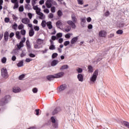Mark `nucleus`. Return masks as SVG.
Here are the masks:
<instances>
[{
    "label": "nucleus",
    "mask_w": 129,
    "mask_h": 129,
    "mask_svg": "<svg viewBox=\"0 0 129 129\" xmlns=\"http://www.w3.org/2000/svg\"><path fill=\"white\" fill-rule=\"evenodd\" d=\"M64 75V72H59L58 73L55 74L54 75H48L46 77V79L48 81H51V80H53V79L55 78H61V77H62Z\"/></svg>",
    "instance_id": "f257e3e1"
},
{
    "label": "nucleus",
    "mask_w": 129,
    "mask_h": 129,
    "mask_svg": "<svg viewBox=\"0 0 129 129\" xmlns=\"http://www.w3.org/2000/svg\"><path fill=\"white\" fill-rule=\"evenodd\" d=\"M71 17L72 21H68L67 24H68L69 26H71L72 29H76V25H75V23H77V18H76L74 15H72Z\"/></svg>",
    "instance_id": "f03ea898"
},
{
    "label": "nucleus",
    "mask_w": 129,
    "mask_h": 129,
    "mask_svg": "<svg viewBox=\"0 0 129 129\" xmlns=\"http://www.w3.org/2000/svg\"><path fill=\"white\" fill-rule=\"evenodd\" d=\"M11 100V96L6 95L0 100V106H5L6 104L9 103V101Z\"/></svg>",
    "instance_id": "7ed1b4c3"
},
{
    "label": "nucleus",
    "mask_w": 129,
    "mask_h": 129,
    "mask_svg": "<svg viewBox=\"0 0 129 129\" xmlns=\"http://www.w3.org/2000/svg\"><path fill=\"white\" fill-rule=\"evenodd\" d=\"M97 76H98V70H96L90 79L91 81L92 82H95V81H96V79H97Z\"/></svg>",
    "instance_id": "20e7f679"
},
{
    "label": "nucleus",
    "mask_w": 129,
    "mask_h": 129,
    "mask_svg": "<svg viewBox=\"0 0 129 129\" xmlns=\"http://www.w3.org/2000/svg\"><path fill=\"white\" fill-rule=\"evenodd\" d=\"M1 75L3 78H8L9 77V75H8V70L7 69L3 68L1 70Z\"/></svg>",
    "instance_id": "39448f33"
},
{
    "label": "nucleus",
    "mask_w": 129,
    "mask_h": 129,
    "mask_svg": "<svg viewBox=\"0 0 129 129\" xmlns=\"http://www.w3.org/2000/svg\"><path fill=\"white\" fill-rule=\"evenodd\" d=\"M67 89V85L64 84L60 85L57 88V90L59 92H61V91H64V90Z\"/></svg>",
    "instance_id": "423d86ee"
},
{
    "label": "nucleus",
    "mask_w": 129,
    "mask_h": 129,
    "mask_svg": "<svg viewBox=\"0 0 129 129\" xmlns=\"http://www.w3.org/2000/svg\"><path fill=\"white\" fill-rule=\"evenodd\" d=\"M61 111V108L60 107H56L52 112V115H55V114H57L58 112Z\"/></svg>",
    "instance_id": "0eeeda50"
},
{
    "label": "nucleus",
    "mask_w": 129,
    "mask_h": 129,
    "mask_svg": "<svg viewBox=\"0 0 129 129\" xmlns=\"http://www.w3.org/2000/svg\"><path fill=\"white\" fill-rule=\"evenodd\" d=\"M45 6L47 9H50L52 7V0H47L45 3Z\"/></svg>",
    "instance_id": "6e6552de"
},
{
    "label": "nucleus",
    "mask_w": 129,
    "mask_h": 129,
    "mask_svg": "<svg viewBox=\"0 0 129 129\" xmlns=\"http://www.w3.org/2000/svg\"><path fill=\"white\" fill-rule=\"evenodd\" d=\"M106 32L103 30H101L99 32V36L101 38H104L106 36Z\"/></svg>",
    "instance_id": "1a4fd4ad"
},
{
    "label": "nucleus",
    "mask_w": 129,
    "mask_h": 129,
    "mask_svg": "<svg viewBox=\"0 0 129 129\" xmlns=\"http://www.w3.org/2000/svg\"><path fill=\"white\" fill-rule=\"evenodd\" d=\"M22 23L25 24V25H27L30 23V19L29 18H23L22 19Z\"/></svg>",
    "instance_id": "9d476101"
},
{
    "label": "nucleus",
    "mask_w": 129,
    "mask_h": 129,
    "mask_svg": "<svg viewBox=\"0 0 129 129\" xmlns=\"http://www.w3.org/2000/svg\"><path fill=\"white\" fill-rule=\"evenodd\" d=\"M4 40L5 42H8L9 40V32L8 31L4 33Z\"/></svg>",
    "instance_id": "9b49d317"
},
{
    "label": "nucleus",
    "mask_w": 129,
    "mask_h": 129,
    "mask_svg": "<svg viewBox=\"0 0 129 129\" xmlns=\"http://www.w3.org/2000/svg\"><path fill=\"white\" fill-rule=\"evenodd\" d=\"M77 78L79 80V81H80V82H83V75L81 74H78L77 76Z\"/></svg>",
    "instance_id": "f8f14e48"
},
{
    "label": "nucleus",
    "mask_w": 129,
    "mask_h": 129,
    "mask_svg": "<svg viewBox=\"0 0 129 129\" xmlns=\"http://www.w3.org/2000/svg\"><path fill=\"white\" fill-rule=\"evenodd\" d=\"M77 41H78V36L75 37L71 39V43L75 44Z\"/></svg>",
    "instance_id": "ddd939ff"
},
{
    "label": "nucleus",
    "mask_w": 129,
    "mask_h": 129,
    "mask_svg": "<svg viewBox=\"0 0 129 129\" xmlns=\"http://www.w3.org/2000/svg\"><path fill=\"white\" fill-rule=\"evenodd\" d=\"M35 35V31H34V29L31 28L29 32V37H33Z\"/></svg>",
    "instance_id": "4468645a"
},
{
    "label": "nucleus",
    "mask_w": 129,
    "mask_h": 129,
    "mask_svg": "<svg viewBox=\"0 0 129 129\" xmlns=\"http://www.w3.org/2000/svg\"><path fill=\"white\" fill-rule=\"evenodd\" d=\"M47 27L48 28L49 30H51L52 28H53V26L52 25V22L51 21L47 22L46 23Z\"/></svg>",
    "instance_id": "2eb2a0df"
},
{
    "label": "nucleus",
    "mask_w": 129,
    "mask_h": 129,
    "mask_svg": "<svg viewBox=\"0 0 129 129\" xmlns=\"http://www.w3.org/2000/svg\"><path fill=\"white\" fill-rule=\"evenodd\" d=\"M36 14L37 15H38L39 16H40L39 17V19H42L43 18V17H44V14H43V13L41 12V11L38 12V11H36Z\"/></svg>",
    "instance_id": "dca6fc26"
},
{
    "label": "nucleus",
    "mask_w": 129,
    "mask_h": 129,
    "mask_svg": "<svg viewBox=\"0 0 129 129\" xmlns=\"http://www.w3.org/2000/svg\"><path fill=\"white\" fill-rule=\"evenodd\" d=\"M26 46L27 47V50L31 49V44L30 43V41H29V39H27L26 40Z\"/></svg>",
    "instance_id": "f3484780"
},
{
    "label": "nucleus",
    "mask_w": 129,
    "mask_h": 129,
    "mask_svg": "<svg viewBox=\"0 0 129 129\" xmlns=\"http://www.w3.org/2000/svg\"><path fill=\"white\" fill-rule=\"evenodd\" d=\"M43 40L42 39L38 38L36 40V44L38 45H41V44H43Z\"/></svg>",
    "instance_id": "a211bd4d"
},
{
    "label": "nucleus",
    "mask_w": 129,
    "mask_h": 129,
    "mask_svg": "<svg viewBox=\"0 0 129 129\" xmlns=\"http://www.w3.org/2000/svg\"><path fill=\"white\" fill-rule=\"evenodd\" d=\"M18 67H23L24 66V61L21 60L17 63Z\"/></svg>",
    "instance_id": "6ab92c4d"
},
{
    "label": "nucleus",
    "mask_w": 129,
    "mask_h": 129,
    "mask_svg": "<svg viewBox=\"0 0 129 129\" xmlns=\"http://www.w3.org/2000/svg\"><path fill=\"white\" fill-rule=\"evenodd\" d=\"M58 64V60H53L51 62V66H56Z\"/></svg>",
    "instance_id": "aec40b11"
},
{
    "label": "nucleus",
    "mask_w": 129,
    "mask_h": 129,
    "mask_svg": "<svg viewBox=\"0 0 129 129\" xmlns=\"http://www.w3.org/2000/svg\"><path fill=\"white\" fill-rule=\"evenodd\" d=\"M68 68H69L68 65H63L60 68V70H65V69H68Z\"/></svg>",
    "instance_id": "412c9836"
},
{
    "label": "nucleus",
    "mask_w": 129,
    "mask_h": 129,
    "mask_svg": "<svg viewBox=\"0 0 129 129\" xmlns=\"http://www.w3.org/2000/svg\"><path fill=\"white\" fill-rule=\"evenodd\" d=\"M82 23H86V17L81 18V25L82 26H83V24Z\"/></svg>",
    "instance_id": "4be33fe9"
},
{
    "label": "nucleus",
    "mask_w": 129,
    "mask_h": 129,
    "mask_svg": "<svg viewBox=\"0 0 129 129\" xmlns=\"http://www.w3.org/2000/svg\"><path fill=\"white\" fill-rule=\"evenodd\" d=\"M33 9L34 10V11H36V12H37H37H41V9L39 8L38 6H33Z\"/></svg>",
    "instance_id": "5701e85b"
},
{
    "label": "nucleus",
    "mask_w": 129,
    "mask_h": 129,
    "mask_svg": "<svg viewBox=\"0 0 129 129\" xmlns=\"http://www.w3.org/2000/svg\"><path fill=\"white\" fill-rule=\"evenodd\" d=\"M88 70L90 73H92V72H93V67L91 66H89L88 67Z\"/></svg>",
    "instance_id": "b1692460"
},
{
    "label": "nucleus",
    "mask_w": 129,
    "mask_h": 129,
    "mask_svg": "<svg viewBox=\"0 0 129 129\" xmlns=\"http://www.w3.org/2000/svg\"><path fill=\"white\" fill-rule=\"evenodd\" d=\"M53 123V124H52V126H53V128H59L58 122H55V123Z\"/></svg>",
    "instance_id": "393cba45"
},
{
    "label": "nucleus",
    "mask_w": 129,
    "mask_h": 129,
    "mask_svg": "<svg viewBox=\"0 0 129 129\" xmlns=\"http://www.w3.org/2000/svg\"><path fill=\"white\" fill-rule=\"evenodd\" d=\"M21 90V89L20 88H13V92H14V93H18V92H20Z\"/></svg>",
    "instance_id": "a878e982"
},
{
    "label": "nucleus",
    "mask_w": 129,
    "mask_h": 129,
    "mask_svg": "<svg viewBox=\"0 0 129 129\" xmlns=\"http://www.w3.org/2000/svg\"><path fill=\"white\" fill-rule=\"evenodd\" d=\"M67 28L64 29L66 32H70L71 31V26H67Z\"/></svg>",
    "instance_id": "bb28decb"
},
{
    "label": "nucleus",
    "mask_w": 129,
    "mask_h": 129,
    "mask_svg": "<svg viewBox=\"0 0 129 129\" xmlns=\"http://www.w3.org/2000/svg\"><path fill=\"white\" fill-rule=\"evenodd\" d=\"M116 33L117 35H122V34H123V31H122V30L119 29L116 32Z\"/></svg>",
    "instance_id": "cd10ccee"
},
{
    "label": "nucleus",
    "mask_w": 129,
    "mask_h": 129,
    "mask_svg": "<svg viewBox=\"0 0 129 129\" xmlns=\"http://www.w3.org/2000/svg\"><path fill=\"white\" fill-rule=\"evenodd\" d=\"M25 8L26 9V10H28V11L31 10V5L29 4H26L25 5Z\"/></svg>",
    "instance_id": "c85d7f7f"
},
{
    "label": "nucleus",
    "mask_w": 129,
    "mask_h": 129,
    "mask_svg": "<svg viewBox=\"0 0 129 129\" xmlns=\"http://www.w3.org/2000/svg\"><path fill=\"white\" fill-rule=\"evenodd\" d=\"M56 26L57 28H59V27H60V26H62V22H61V21L58 20V21H57L56 22Z\"/></svg>",
    "instance_id": "c756f323"
},
{
    "label": "nucleus",
    "mask_w": 129,
    "mask_h": 129,
    "mask_svg": "<svg viewBox=\"0 0 129 129\" xmlns=\"http://www.w3.org/2000/svg\"><path fill=\"white\" fill-rule=\"evenodd\" d=\"M57 16L59 18L62 17V16H63V12H62V11L61 10H58L57 11Z\"/></svg>",
    "instance_id": "7c9ffc66"
},
{
    "label": "nucleus",
    "mask_w": 129,
    "mask_h": 129,
    "mask_svg": "<svg viewBox=\"0 0 129 129\" xmlns=\"http://www.w3.org/2000/svg\"><path fill=\"white\" fill-rule=\"evenodd\" d=\"M62 36L63 34H62V33H58L56 35L57 39H59V38H62Z\"/></svg>",
    "instance_id": "2f4dec72"
},
{
    "label": "nucleus",
    "mask_w": 129,
    "mask_h": 129,
    "mask_svg": "<svg viewBox=\"0 0 129 129\" xmlns=\"http://www.w3.org/2000/svg\"><path fill=\"white\" fill-rule=\"evenodd\" d=\"M125 26V23L123 22H121L119 24V28H123Z\"/></svg>",
    "instance_id": "473e14b6"
},
{
    "label": "nucleus",
    "mask_w": 129,
    "mask_h": 129,
    "mask_svg": "<svg viewBox=\"0 0 129 129\" xmlns=\"http://www.w3.org/2000/svg\"><path fill=\"white\" fill-rule=\"evenodd\" d=\"M123 123L124 124L125 126L127 127V128H129V122H127L126 121H123Z\"/></svg>",
    "instance_id": "72a5a7b5"
},
{
    "label": "nucleus",
    "mask_w": 129,
    "mask_h": 129,
    "mask_svg": "<svg viewBox=\"0 0 129 129\" xmlns=\"http://www.w3.org/2000/svg\"><path fill=\"white\" fill-rule=\"evenodd\" d=\"M16 36L17 39H18L19 40L21 39V36L20 35V32L19 31L16 32Z\"/></svg>",
    "instance_id": "f704fd0d"
},
{
    "label": "nucleus",
    "mask_w": 129,
    "mask_h": 129,
    "mask_svg": "<svg viewBox=\"0 0 129 129\" xmlns=\"http://www.w3.org/2000/svg\"><path fill=\"white\" fill-rule=\"evenodd\" d=\"M19 8V2L14 4V6L13 7V10H16Z\"/></svg>",
    "instance_id": "c9c22d12"
},
{
    "label": "nucleus",
    "mask_w": 129,
    "mask_h": 129,
    "mask_svg": "<svg viewBox=\"0 0 129 129\" xmlns=\"http://www.w3.org/2000/svg\"><path fill=\"white\" fill-rule=\"evenodd\" d=\"M34 47L35 49H41V48H43V46H40L38 44H34Z\"/></svg>",
    "instance_id": "e433bc0d"
},
{
    "label": "nucleus",
    "mask_w": 129,
    "mask_h": 129,
    "mask_svg": "<svg viewBox=\"0 0 129 129\" xmlns=\"http://www.w3.org/2000/svg\"><path fill=\"white\" fill-rule=\"evenodd\" d=\"M46 21L43 20L41 22V26L42 28H45L46 27Z\"/></svg>",
    "instance_id": "4c0bfd02"
},
{
    "label": "nucleus",
    "mask_w": 129,
    "mask_h": 129,
    "mask_svg": "<svg viewBox=\"0 0 129 129\" xmlns=\"http://www.w3.org/2000/svg\"><path fill=\"white\" fill-rule=\"evenodd\" d=\"M19 45H18V48H19V49H21V48H22V47H23L24 46V42L20 41Z\"/></svg>",
    "instance_id": "58836bf2"
},
{
    "label": "nucleus",
    "mask_w": 129,
    "mask_h": 129,
    "mask_svg": "<svg viewBox=\"0 0 129 129\" xmlns=\"http://www.w3.org/2000/svg\"><path fill=\"white\" fill-rule=\"evenodd\" d=\"M4 4V0H0V11L3 10V4Z\"/></svg>",
    "instance_id": "ea45409f"
},
{
    "label": "nucleus",
    "mask_w": 129,
    "mask_h": 129,
    "mask_svg": "<svg viewBox=\"0 0 129 129\" xmlns=\"http://www.w3.org/2000/svg\"><path fill=\"white\" fill-rule=\"evenodd\" d=\"M50 119L52 123H55L56 122V119H55V117H54V116L51 117Z\"/></svg>",
    "instance_id": "a19ab883"
},
{
    "label": "nucleus",
    "mask_w": 129,
    "mask_h": 129,
    "mask_svg": "<svg viewBox=\"0 0 129 129\" xmlns=\"http://www.w3.org/2000/svg\"><path fill=\"white\" fill-rule=\"evenodd\" d=\"M64 37L66 39H70V37H71V33H68L66 34Z\"/></svg>",
    "instance_id": "79ce46f5"
},
{
    "label": "nucleus",
    "mask_w": 129,
    "mask_h": 129,
    "mask_svg": "<svg viewBox=\"0 0 129 129\" xmlns=\"http://www.w3.org/2000/svg\"><path fill=\"white\" fill-rule=\"evenodd\" d=\"M58 56V53L55 52L53 53L52 55V59H55V58H56V57H57Z\"/></svg>",
    "instance_id": "37998d69"
},
{
    "label": "nucleus",
    "mask_w": 129,
    "mask_h": 129,
    "mask_svg": "<svg viewBox=\"0 0 129 129\" xmlns=\"http://www.w3.org/2000/svg\"><path fill=\"white\" fill-rule=\"evenodd\" d=\"M19 11L20 12H24V6H21L19 8Z\"/></svg>",
    "instance_id": "c03bdc74"
},
{
    "label": "nucleus",
    "mask_w": 129,
    "mask_h": 129,
    "mask_svg": "<svg viewBox=\"0 0 129 129\" xmlns=\"http://www.w3.org/2000/svg\"><path fill=\"white\" fill-rule=\"evenodd\" d=\"M56 49V47H55V45H50L49 46V50H55Z\"/></svg>",
    "instance_id": "a18cd8bd"
},
{
    "label": "nucleus",
    "mask_w": 129,
    "mask_h": 129,
    "mask_svg": "<svg viewBox=\"0 0 129 129\" xmlns=\"http://www.w3.org/2000/svg\"><path fill=\"white\" fill-rule=\"evenodd\" d=\"M77 71L78 73H82L83 72V70L80 68H79L77 70Z\"/></svg>",
    "instance_id": "49530a36"
},
{
    "label": "nucleus",
    "mask_w": 129,
    "mask_h": 129,
    "mask_svg": "<svg viewBox=\"0 0 129 129\" xmlns=\"http://www.w3.org/2000/svg\"><path fill=\"white\" fill-rule=\"evenodd\" d=\"M50 11L51 13H55V12H56V8H55V7H51Z\"/></svg>",
    "instance_id": "de8ad7c7"
},
{
    "label": "nucleus",
    "mask_w": 129,
    "mask_h": 129,
    "mask_svg": "<svg viewBox=\"0 0 129 129\" xmlns=\"http://www.w3.org/2000/svg\"><path fill=\"white\" fill-rule=\"evenodd\" d=\"M17 28H18V24H17V23H15L12 26V29H14V30H17Z\"/></svg>",
    "instance_id": "09e8293b"
},
{
    "label": "nucleus",
    "mask_w": 129,
    "mask_h": 129,
    "mask_svg": "<svg viewBox=\"0 0 129 129\" xmlns=\"http://www.w3.org/2000/svg\"><path fill=\"white\" fill-rule=\"evenodd\" d=\"M23 78H25V75L22 74L19 77V80H23Z\"/></svg>",
    "instance_id": "8fccbe9b"
},
{
    "label": "nucleus",
    "mask_w": 129,
    "mask_h": 129,
    "mask_svg": "<svg viewBox=\"0 0 129 129\" xmlns=\"http://www.w3.org/2000/svg\"><path fill=\"white\" fill-rule=\"evenodd\" d=\"M21 34L23 36H25V35H26V31L25 30V29H22L21 30Z\"/></svg>",
    "instance_id": "3c124183"
},
{
    "label": "nucleus",
    "mask_w": 129,
    "mask_h": 129,
    "mask_svg": "<svg viewBox=\"0 0 129 129\" xmlns=\"http://www.w3.org/2000/svg\"><path fill=\"white\" fill-rule=\"evenodd\" d=\"M18 29L19 30H23V29H24V25L20 24V25H19Z\"/></svg>",
    "instance_id": "603ef678"
},
{
    "label": "nucleus",
    "mask_w": 129,
    "mask_h": 129,
    "mask_svg": "<svg viewBox=\"0 0 129 129\" xmlns=\"http://www.w3.org/2000/svg\"><path fill=\"white\" fill-rule=\"evenodd\" d=\"M52 41H55V40H58V38H57V36H52L51 38Z\"/></svg>",
    "instance_id": "864d4df0"
},
{
    "label": "nucleus",
    "mask_w": 129,
    "mask_h": 129,
    "mask_svg": "<svg viewBox=\"0 0 129 129\" xmlns=\"http://www.w3.org/2000/svg\"><path fill=\"white\" fill-rule=\"evenodd\" d=\"M29 56L31 58H35V57H36V55L32 53H29Z\"/></svg>",
    "instance_id": "5fc2aeb1"
},
{
    "label": "nucleus",
    "mask_w": 129,
    "mask_h": 129,
    "mask_svg": "<svg viewBox=\"0 0 129 129\" xmlns=\"http://www.w3.org/2000/svg\"><path fill=\"white\" fill-rule=\"evenodd\" d=\"M32 92L33 93H37V92H38V89L37 88H34L32 89Z\"/></svg>",
    "instance_id": "6e6d98bb"
},
{
    "label": "nucleus",
    "mask_w": 129,
    "mask_h": 129,
    "mask_svg": "<svg viewBox=\"0 0 129 129\" xmlns=\"http://www.w3.org/2000/svg\"><path fill=\"white\" fill-rule=\"evenodd\" d=\"M69 44H70V41H66L63 43V45H64V46H68V45H69Z\"/></svg>",
    "instance_id": "4d7b16f0"
},
{
    "label": "nucleus",
    "mask_w": 129,
    "mask_h": 129,
    "mask_svg": "<svg viewBox=\"0 0 129 129\" xmlns=\"http://www.w3.org/2000/svg\"><path fill=\"white\" fill-rule=\"evenodd\" d=\"M2 63H6L7 62V58H6L5 57H4L2 59Z\"/></svg>",
    "instance_id": "13d9d810"
},
{
    "label": "nucleus",
    "mask_w": 129,
    "mask_h": 129,
    "mask_svg": "<svg viewBox=\"0 0 129 129\" xmlns=\"http://www.w3.org/2000/svg\"><path fill=\"white\" fill-rule=\"evenodd\" d=\"M110 15V13H109V11H107L106 13H104V16L106 17H108Z\"/></svg>",
    "instance_id": "bf43d9fd"
},
{
    "label": "nucleus",
    "mask_w": 129,
    "mask_h": 129,
    "mask_svg": "<svg viewBox=\"0 0 129 129\" xmlns=\"http://www.w3.org/2000/svg\"><path fill=\"white\" fill-rule=\"evenodd\" d=\"M48 18L49 19H53L54 18V15H53L52 13H50L48 16Z\"/></svg>",
    "instance_id": "052dcab7"
},
{
    "label": "nucleus",
    "mask_w": 129,
    "mask_h": 129,
    "mask_svg": "<svg viewBox=\"0 0 129 129\" xmlns=\"http://www.w3.org/2000/svg\"><path fill=\"white\" fill-rule=\"evenodd\" d=\"M35 112H36V115H39L40 113V109H36Z\"/></svg>",
    "instance_id": "680f3d73"
},
{
    "label": "nucleus",
    "mask_w": 129,
    "mask_h": 129,
    "mask_svg": "<svg viewBox=\"0 0 129 129\" xmlns=\"http://www.w3.org/2000/svg\"><path fill=\"white\" fill-rule=\"evenodd\" d=\"M37 1H38V0H32L31 1V4H32V6H35V5L36 4V2H37Z\"/></svg>",
    "instance_id": "e2e57ef3"
},
{
    "label": "nucleus",
    "mask_w": 129,
    "mask_h": 129,
    "mask_svg": "<svg viewBox=\"0 0 129 129\" xmlns=\"http://www.w3.org/2000/svg\"><path fill=\"white\" fill-rule=\"evenodd\" d=\"M5 23H9L10 22V18L6 17L5 18Z\"/></svg>",
    "instance_id": "0e129e2a"
},
{
    "label": "nucleus",
    "mask_w": 129,
    "mask_h": 129,
    "mask_svg": "<svg viewBox=\"0 0 129 129\" xmlns=\"http://www.w3.org/2000/svg\"><path fill=\"white\" fill-rule=\"evenodd\" d=\"M14 36H15V33H14V32H11L10 34L9 37L10 38H13V37H14Z\"/></svg>",
    "instance_id": "69168bd1"
},
{
    "label": "nucleus",
    "mask_w": 129,
    "mask_h": 129,
    "mask_svg": "<svg viewBox=\"0 0 129 129\" xmlns=\"http://www.w3.org/2000/svg\"><path fill=\"white\" fill-rule=\"evenodd\" d=\"M28 16L29 17V19L31 20V19H32V18H33V15L32 14V13H28Z\"/></svg>",
    "instance_id": "338daca9"
},
{
    "label": "nucleus",
    "mask_w": 129,
    "mask_h": 129,
    "mask_svg": "<svg viewBox=\"0 0 129 129\" xmlns=\"http://www.w3.org/2000/svg\"><path fill=\"white\" fill-rule=\"evenodd\" d=\"M35 31H39L40 30V27L39 26H34Z\"/></svg>",
    "instance_id": "774afa93"
}]
</instances>
